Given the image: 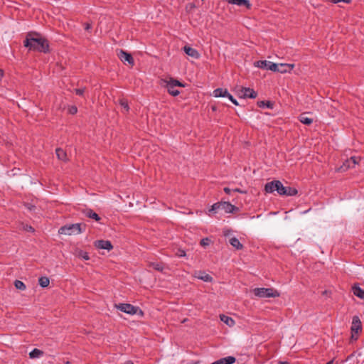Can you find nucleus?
<instances>
[{"label":"nucleus","mask_w":364,"mask_h":364,"mask_svg":"<svg viewBox=\"0 0 364 364\" xmlns=\"http://www.w3.org/2000/svg\"><path fill=\"white\" fill-rule=\"evenodd\" d=\"M24 46L29 50L48 53L49 43L47 39L42 38L38 33H28L24 41Z\"/></svg>","instance_id":"f257e3e1"},{"label":"nucleus","mask_w":364,"mask_h":364,"mask_svg":"<svg viewBox=\"0 0 364 364\" xmlns=\"http://www.w3.org/2000/svg\"><path fill=\"white\" fill-rule=\"evenodd\" d=\"M266 193H272L277 191L279 196H294L298 193L296 188L290 186H284L279 180H273L268 182L264 186Z\"/></svg>","instance_id":"f03ea898"},{"label":"nucleus","mask_w":364,"mask_h":364,"mask_svg":"<svg viewBox=\"0 0 364 364\" xmlns=\"http://www.w3.org/2000/svg\"><path fill=\"white\" fill-rule=\"evenodd\" d=\"M85 227L86 225L84 223L65 225L58 230V234L68 236L79 235L85 231Z\"/></svg>","instance_id":"7ed1b4c3"},{"label":"nucleus","mask_w":364,"mask_h":364,"mask_svg":"<svg viewBox=\"0 0 364 364\" xmlns=\"http://www.w3.org/2000/svg\"><path fill=\"white\" fill-rule=\"evenodd\" d=\"M252 291L255 296L259 298H275L280 296V292L274 288H255Z\"/></svg>","instance_id":"20e7f679"},{"label":"nucleus","mask_w":364,"mask_h":364,"mask_svg":"<svg viewBox=\"0 0 364 364\" xmlns=\"http://www.w3.org/2000/svg\"><path fill=\"white\" fill-rule=\"evenodd\" d=\"M115 307L121 311L130 315L137 314L141 317L144 316V311L139 307L134 306L130 304H119Z\"/></svg>","instance_id":"39448f33"},{"label":"nucleus","mask_w":364,"mask_h":364,"mask_svg":"<svg viewBox=\"0 0 364 364\" xmlns=\"http://www.w3.org/2000/svg\"><path fill=\"white\" fill-rule=\"evenodd\" d=\"M351 339L357 340L358 333L362 330V324L358 316H355L353 318L351 326Z\"/></svg>","instance_id":"423d86ee"},{"label":"nucleus","mask_w":364,"mask_h":364,"mask_svg":"<svg viewBox=\"0 0 364 364\" xmlns=\"http://www.w3.org/2000/svg\"><path fill=\"white\" fill-rule=\"evenodd\" d=\"M237 95L240 98H252L255 99L257 97V92L251 88L240 87L237 90Z\"/></svg>","instance_id":"0eeeda50"},{"label":"nucleus","mask_w":364,"mask_h":364,"mask_svg":"<svg viewBox=\"0 0 364 364\" xmlns=\"http://www.w3.org/2000/svg\"><path fill=\"white\" fill-rule=\"evenodd\" d=\"M360 159L356 156H351L350 159H346L343 165L338 168V171H346L349 168H354L356 164H358Z\"/></svg>","instance_id":"6e6552de"},{"label":"nucleus","mask_w":364,"mask_h":364,"mask_svg":"<svg viewBox=\"0 0 364 364\" xmlns=\"http://www.w3.org/2000/svg\"><path fill=\"white\" fill-rule=\"evenodd\" d=\"M256 65L260 68L272 70L274 72V70L277 68V64L267 61V60H259L255 63Z\"/></svg>","instance_id":"1a4fd4ad"},{"label":"nucleus","mask_w":364,"mask_h":364,"mask_svg":"<svg viewBox=\"0 0 364 364\" xmlns=\"http://www.w3.org/2000/svg\"><path fill=\"white\" fill-rule=\"evenodd\" d=\"M117 55L122 62H127L131 65V67L134 66V60L130 53L124 51L123 50H120Z\"/></svg>","instance_id":"9d476101"},{"label":"nucleus","mask_w":364,"mask_h":364,"mask_svg":"<svg viewBox=\"0 0 364 364\" xmlns=\"http://www.w3.org/2000/svg\"><path fill=\"white\" fill-rule=\"evenodd\" d=\"M94 245L96 248L100 249V250H107L108 251H110L113 249V245H112L111 242L109 240H96L94 242Z\"/></svg>","instance_id":"9b49d317"},{"label":"nucleus","mask_w":364,"mask_h":364,"mask_svg":"<svg viewBox=\"0 0 364 364\" xmlns=\"http://www.w3.org/2000/svg\"><path fill=\"white\" fill-rule=\"evenodd\" d=\"M161 85L164 86L168 92L172 96H177L180 94V92L170 82H168L167 80H161Z\"/></svg>","instance_id":"f8f14e48"},{"label":"nucleus","mask_w":364,"mask_h":364,"mask_svg":"<svg viewBox=\"0 0 364 364\" xmlns=\"http://www.w3.org/2000/svg\"><path fill=\"white\" fill-rule=\"evenodd\" d=\"M220 210H224L226 213H232L238 211L239 208L229 202H220Z\"/></svg>","instance_id":"ddd939ff"},{"label":"nucleus","mask_w":364,"mask_h":364,"mask_svg":"<svg viewBox=\"0 0 364 364\" xmlns=\"http://www.w3.org/2000/svg\"><path fill=\"white\" fill-rule=\"evenodd\" d=\"M294 68V64L280 63L277 64V68L274 70V72H279L280 73H289Z\"/></svg>","instance_id":"4468645a"},{"label":"nucleus","mask_w":364,"mask_h":364,"mask_svg":"<svg viewBox=\"0 0 364 364\" xmlns=\"http://www.w3.org/2000/svg\"><path fill=\"white\" fill-rule=\"evenodd\" d=\"M230 4L237 5L239 6H245L247 9H250L252 4L249 0H225Z\"/></svg>","instance_id":"2eb2a0df"},{"label":"nucleus","mask_w":364,"mask_h":364,"mask_svg":"<svg viewBox=\"0 0 364 364\" xmlns=\"http://www.w3.org/2000/svg\"><path fill=\"white\" fill-rule=\"evenodd\" d=\"M183 49L186 55H188L195 59H198L200 58V53L198 52L197 50H196L188 46H185Z\"/></svg>","instance_id":"dca6fc26"},{"label":"nucleus","mask_w":364,"mask_h":364,"mask_svg":"<svg viewBox=\"0 0 364 364\" xmlns=\"http://www.w3.org/2000/svg\"><path fill=\"white\" fill-rule=\"evenodd\" d=\"M236 359L233 356H228L220 358L211 364H232L235 362Z\"/></svg>","instance_id":"f3484780"},{"label":"nucleus","mask_w":364,"mask_h":364,"mask_svg":"<svg viewBox=\"0 0 364 364\" xmlns=\"http://www.w3.org/2000/svg\"><path fill=\"white\" fill-rule=\"evenodd\" d=\"M55 154L59 160L63 161V162H68V158L65 151H64L61 148H57L55 149Z\"/></svg>","instance_id":"a211bd4d"},{"label":"nucleus","mask_w":364,"mask_h":364,"mask_svg":"<svg viewBox=\"0 0 364 364\" xmlns=\"http://www.w3.org/2000/svg\"><path fill=\"white\" fill-rule=\"evenodd\" d=\"M83 213L86 217L93 219L97 222L100 221L101 219L100 217L90 208L83 210Z\"/></svg>","instance_id":"6ab92c4d"},{"label":"nucleus","mask_w":364,"mask_h":364,"mask_svg":"<svg viewBox=\"0 0 364 364\" xmlns=\"http://www.w3.org/2000/svg\"><path fill=\"white\" fill-rule=\"evenodd\" d=\"M352 291L355 296L364 300V289H362L358 284L353 286Z\"/></svg>","instance_id":"aec40b11"},{"label":"nucleus","mask_w":364,"mask_h":364,"mask_svg":"<svg viewBox=\"0 0 364 364\" xmlns=\"http://www.w3.org/2000/svg\"><path fill=\"white\" fill-rule=\"evenodd\" d=\"M220 320L224 322L227 326L232 327L235 325V321L230 316L224 314L220 315Z\"/></svg>","instance_id":"412c9836"},{"label":"nucleus","mask_w":364,"mask_h":364,"mask_svg":"<svg viewBox=\"0 0 364 364\" xmlns=\"http://www.w3.org/2000/svg\"><path fill=\"white\" fill-rule=\"evenodd\" d=\"M74 255L79 257V258H82L85 260H89L90 259V257H89V255L87 252L85 251H83L82 250H80V249H76L74 252Z\"/></svg>","instance_id":"4be33fe9"},{"label":"nucleus","mask_w":364,"mask_h":364,"mask_svg":"<svg viewBox=\"0 0 364 364\" xmlns=\"http://www.w3.org/2000/svg\"><path fill=\"white\" fill-rule=\"evenodd\" d=\"M230 245L234 247L236 250H240L243 249V245L239 241L237 237H232L230 240Z\"/></svg>","instance_id":"5701e85b"},{"label":"nucleus","mask_w":364,"mask_h":364,"mask_svg":"<svg viewBox=\"0 0 364 364\" xmlns=\"http://www.w3.org/2000/svg\"><path fill=\"white\" fill-rule=\"evenodd\" d=\"M213 95L215 97H224L228 95V90L223 88H217L213 91Z\"/></svg>","instance_id":"b1692460"},{"label":"nucleus","mask_w":364,"mask_h":364,"mask_svg":"<svg viewBox=\"0 0 364 364\" xmlns=\"http://www.w3.org/2000/svg\"><path fill=\"white\" fill-rule=\"evenodd\" d=\"M195 277L204 282H210L213 281V277L208 274H205V272H199V274L195 275Z\"/></svg>","instance_id":"393cba45"},{"label":"nucleus","mask_w":364,"mask_h":364,"mask_svg":"<svg viewBox=\"0 0 364 364\" xmlns=\"http://www.w3.org/2000/svg\"><path fill=\"white\" fill-rule=\"evenodd\" d=\"M43 355V351L38 348H34L31 352L29 353V357L32 359L37 358Z\"/></svg>","instance_id":"a878e982"},{"label":"nucleus","mask_w":364,"mask_h":364,"mask_svg":"<svg viewBox=\"0 0 364 364\" xmlns=\"http://www.w3.org/2000/svg\"><path fill=\"white\" fill-rule=\"evenodd\" d=\"M299 121L306 125H310L313 122V119L311 118L307 117L305 114H301L299 117Z\"/></svg>","instance_id":"bb28decb"},{"label":"nucleus","mask_w":364,"mask_h":364,"mask_svg":"<svg viewBox=\"0 0 364 364\" xmlns=\"http://www.w3.org/2000/svg\"><path fill=\"white\" fill-rule=\"evenodd\" d=\"M39 285L43 287H47L50 284V280L47 277H41L38 279Z\"/></svg>","instance_id":"cd10ccee"},{"label":"nucleus","mask_w":364,"mask_h":364,"mask_svg":"<svg viewBox=\"0 0 364 364\" xmlns=\"http://www.w3.org/2000/svg\"><path fill=\"white\" fill-rule=\"evenodd\" d=\"M257 105L259 107H267L268 108L272 109L274 105L270 101H259L257 102Z\"/></svg>","instance_id":"c85d7f7f"},{"label":"nucleus","mask_w":364,"mask_h":364,"mask_svg":"<svg viewBox=\"0 0 364 364\" xmlns=\"http://www.w3.org/2000/svg\"><path fill=\"white\" fill-rule=\"evenodd\" d=\"M149 267H151L159 272H162L164 270V267L161 263L149 262Z\"/></svg>","instance_id":"c756f323"},{"label":"nucleus","mask_w":364,"mask_h":364,"mask_svg":"<svg viewBox=\"0 0 364 364\" xmlns=\"http://www.w3.org/2000/svg\"><path fill=\"white\" fill-rule=\"evenodd\" d=\"M14 286H15V287L17 289H19V290H21V291L25 290L26 288L25 284L23 282L20 281V280H16L14 282Z\"/></svg>","instance_id":"7c9ffc66"},{"label":"nucleus","mask_w":364,"mask_h":364,"mask_svg":"<svg viewBox=\"0 0 364 364\" xmlns=\"http://www.w3.org/2000/svg\"><path fill=\"white\" fill-rule=\"evenodd\" d=\"M168 82H170L171 85H173L175 87H176L177 86L178 87H185V85L183 84L182 82H181L179 80H175V79H173V78H170L169 80H168Z\"/></svg>","instance_id":"2f4dec72"},{"label":"nucleus","mask_w":364,"mask_h":364,"mask_svg":"<svg viewBox=\"0 0 364 364\" xmlns=\"http://www.w3.org/2000/svg\"><path fill=\"white\" fill-rule=\"evenodd\" d=\"M119 105L126 110V112L129 110V107L127 100L124 99L120 100Z\"/></svg>","instance_id":"473e14b6"},{"label":"nucleus","mask_w":364,"mask_h":364,"mask_svg":"<svg viewBox=\"0 0 364 364\" xmlns=\"http://www.w3.org/2000/svg\"><path fill=\"white\" fill-rule=\"evenodd\" d=\"M218 210H220V202L214 203L209 210V213H216Z\"/></svg>","instance_id":"72a5a7b5"},{"label":"nucleus","mask_w":364,"mask_h":364,"mask_svg":"<svg viewBox=\"0 0 364 364\" xmlns=\"http://www.w3.org/2000/svg\"><path fill=\"white\" fill-rule=\"evenodd\" d=\"M77 112V108L76 106L73 105L68 107V113L70 114H75Z\"/></svg>","instance_id":"f704fd0d"},{"label":"nucleus","mask_w":364,"mask_h":364,"mask_svg":"<svg viewBox=\"0 0 364 364\" xmlns=\"http://www.w3.org/2000/svg\"><path fill=\"white\" fill-rule=\"evenodd\" d=\"M210 242V239H209V238H208V237H205V238H203V239L200 240V245H201L202 246H204V247H205V246H208V245H209Z\"/></svg>","instance_id":"c9c22d12"},{"label":"nucleus","mask_w":364,"mask_h":364,"mask_svg":"<svg viewBox=\"0 0 364 364\" xmlns=\"http://www.w3.org/2000/svg\"><path fill=\"white\" fill-rule=\"evenodd\" d=\"M176 255L179 257H185L186 255L185 250L178 249L176 253Z\"/></svg>","instance_id":"e433bc0d"},{"label":"nucleus","mask_w":364,"mask_h":364,"mask_svg":"<svg viewBox=\"0 0 364 364\" xmlns=\"http://www.w3.org/2000/svg\"><path fill=\"white\" fill-rule=\"evenodd\" d=\"M75 92L76 93V95H82L84 92H85V88H77V89H75Z\"/></svg>","instance_id":"4c0bfd02"},{"label":"nucleus","mask_w":364,"mask_h":364,"mask_svg":"<svg viewBox=\"0 0 364 364\" xmlns=\"http://www.w3.org/2000/svg\"><path fill=\"white\" fill-rule=\"evenodd\" d=\"M332 3L333 4H337V3H339V2H344V3H346V4H349L351 0H331Z\"/></svg>","instance_id":"58836bf2"},{"label":"nucleus","mask_w":364,"mask_h":364,"mask_svg":"<svg viewBox=\"0 0 364 364\" xmlns=\"http://www.w3.org/2000/svg\"><path fill=\"white\" fill-rule=\"evenodd\" d=\"M233 192H238V193H244V194H246L247 193V191H243V190H241L240 188H235L232 190Z\"/></svg>","instance_id":"ea45409f"},{"label":"nucleus","mask_w":364,"mask_h":364,"mask_svg":"<svg viewBox=\"0 0 364 364\" xmlns=\"http://www.w3.org/2000/svg\"><path fill=\"white\" fill-rule=\"evenodd\" d=\"M26 207L28 210H34V209H35V208H36L34 205H31V204H28V203L26 205Z\"/></svg>","instance_id":"a19ab883"},{"label":"nucleus","mask_w":364,"mask_h":364,"mask_svg":"<svg viewBox=\"0 0 364 364\" xmlns=\"http://www.w3.org/2000/svg\"><path fill=\"white\" fill-rule=\"evenodd\" d=\"M231 232H232L231 230L226 229V230H224L223 234H224L225 236H228V235H229L230 234Z\"/></svg>","instance_id":"79ce46f5"},{"label":"nucleus","mask_w":364,"mask_h":364,"mask_svg":"<svg viewBox=\"0 0 364 364\" xmlns=\"http://www.w3.org/2000/svg\"><path fill=\"white\" fill-rule=\"evenodd\" d=\"M91 28H92V26L90 23H85V30L88 31V30L91 29Z\"/></svg>","instance_id":"37998d69"},{"label":"nucleus","mask_w":364,"mask_h":364,"mask_svg":"<svg viewBox=\"0 0 364 364\" xmlns=\"http://www.w3.org/2000/svg\"><path fill=\"white\" fill-rule=\"evenodd\" d=\"M25 230L30 232H34L33 228H32L31 225H26Z\"/></svg>","instance_id":"c03bdc74"},{"label":"nucleus","mask_w":364,"mask_h":364,"mask_svg":"<svg viewBox=\"0 0 364 364\" xmlns=\"http://www.w3.org/2000/svg\"><path fill=\"white\" fill-rule=\"evenodd\" d=\"M232 191V190H231L230 188H229L228 187L224 188V192L227 194H230Z\"/></svg>","instance_id":"a18cd8bd"},{"label":"nucleus","mask_w":364,"mask_h":364,"mask_svg":"<svg viewBox=\"0 0 364 364\" xmlns=\"http://www.w3.org/2000/svg\"><path fill=\"white\" fill-rule=\"evenodd\" d=\"M225 97H228L230 101H232L234 100L233 97L228 92V95Z\"/></svg>","instance_id":"49530a36"},{"label":"nucleus","mask_w":364,"mask_h":364,"mask_svg":"<svg viewBox=\"0 0 364 364\" xmlns=\"http://www.w3.org/2000/svg\"><path fill=\"white\" fill-rule=\"evenodd\" d=\"M4 77V70L2 69H0V80L3 78Z\"/></svg>","instance_id":"de8ad7c7"},{"label":"nucleus","mask_w":364,"mask_h":364,"mask_svg":"<svg viewBox=\"0 0 364 364\" xmlns=\"http://www.w3.org/2000/svg\"><path fill=\"white\" fill-rule=\"evenodd\" d=\"M234 105H238V102L234 98V100L232 101H231Z\"/></svg>","instance_id":"09e8293b"},{"label":"nucleus","mask_w":364,"mask_h":364,"mask_svg":"<svg viewBox=\"0 0 364 364\" xmlns=\"http://www.w3.org/2000/svg\"><path fill=\"white\" fill-rule=\"evenodd\" d=\"M124 364H134V363L132 360H127Z\"/></svg>","instance_id":"8fccbe9b"},{"label":"nucleus","mask_w":364,"mask_h":364,"mask_svg":"<svg viewBox=\"0 0 364 364\" xmlns=\"http://www.w3.org/2000/svg\"><path fill=\"white\" fill-rule=\"evenodd\" d=\"M279 364H289V363H288L287 361H282V362H279Z\"/></svg>","instance_id":"3c124183"},{"label":"nucleus","mask_w":364,"mask_h":364,"mask_svg":"<svg viewBox=\"0 0 364 364\" xmlns=\"http://www.w3.org/2000/svg\"><path fill=\"white\" fill-rule=\"evenodd\" d=\"M333 360H330L329 362H328V363H327V364H333Z\"/></svg>","instance_id":"603ef678"},{"label":"nucleus","mask_w":364,"mask_h":364,"mask_svg":"<svg viewBox=\"0 0 364 364\" xmlns=\"http://www.w3.org/2000/svg\"><path fill=\"white\" fill-rule=\"evenodd\" d=\"M186 321H187V318H184V319L182 321V323H185V322H186Z\"/></svg>","instance_id":"864d4df0"},{"label":"nucleus","mask_w":364,"mask_h":364,"mask_svg":"<svg viewBox=\"0 0 364 364\" xmlns=\"http://www.w3.org/2000/svg\"><path fill=\"white\" fill-rule=\"evenodd\" d=\"M212 109H213V110H215V107H213Z\"/></svg>","instance_id":"5fc2aeb1"},{"label":"nucleus","mask_w":364,"mask_h":364,"mask_svg":"<svg viewBox=\"0 0 364 364\" xmlns=\"http://www.w3.org/2000/svg\"><path fill=\"white\" fill-rule=\"evenodd\" d=\"M193 7H194V5L191 4V8H193Z\"/></svg>","instance_id":"6e6d98bb"},{"label":"nucleus","mask_w":364,"mask_h":364,"mask_svg":"<svg viewBox=\"0 0 364 364\" xmlns=\"http://www.w3.org/2000/svg\"><path fill=\"white\" fill-rule=\"evenodd\" d=\"M65 364H70V362H69V361H68V362H66V363H65Z\"/></svg>","instance_id":"4d7b16f0"}]
</instances>
